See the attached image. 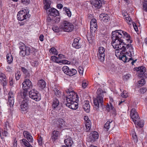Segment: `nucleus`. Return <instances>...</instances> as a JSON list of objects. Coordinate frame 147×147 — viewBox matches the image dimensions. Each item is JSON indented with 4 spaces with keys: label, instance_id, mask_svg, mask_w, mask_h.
Segmentation results:
<instances>
[{
    "label": "nucleus",
    "instance_id": "nucleus-42",
    "mask_svg": "<svg viewBox=\"0 0 147 147\" xmlns=\"http://www.w3.org/2000/svg\"><path fill=\"white\" fill-rule=\"evenodd\" d=\"M21 75V74L20 71H17L16 72L15 77L16 80H18Z\"/></svg>",
    "mask_w": 147,
    "mask_h": 147
},
{
    "label": "nucleus",
    "instance_id": "nucleus-15",
    "mask_svg": "<svg viewBox=\"0 0 147 147\" xmlns=\"http://www.w3.org/2000/svg\"><path fill=\"white\" fill-rule=\"evenodd\" d=\"M97 28V26L96 20L92 19L90 22V30L91 32H95Z\"/></svg>",
    "mask_w": 147,
    "mask_h": 147
},
{
    "label": "nucleus",
    "instance_id": "nucleus-57",
    "mask_svg": "<svg viewBox=\"0 0 147 147\" xmlns=\"http://www.w3.org/2000/svg\"><path fill=\"white\" fill-rule=\"evenodd\" d=\"M38 62L37 61H34L32 63V65L34 66H36L38 65Z\"/></svg>",
    "mask_w": 147,
    "mask_h": 147
},
{
    "label": "nucleus",
    "instance_id": "nucleus-60",
    "mask_svg": "<svg viewBox=\"0 0 147 147\" xmlns=\"http://www.w3.org/2000/svg\"><path fill=\"white\" fill-rule=\"evenodd\" d=\"M7 126L8 127H10V126L9 124V123L8 121H6L5 123V127L6 128V129L7 130Z\"/></svg>",
    "mask_w": 147,
    "mask_h": 147
},
{
    "label": "nucleus",
    "instance_id": "nucleus-37",
    "mask_svg": "<svg viewBox=\"0 0 147 147\" xmlns=\"http://www.w3.org/2000/svg\"><path fill=\"white\" fill-rule=\"evenodd\" d=\"M59 58L56 56H52L51 57V59L53 61L57 63H61V61H58Z\"/></svg>",
    "mask_w": 147,
    "mask_h": 147
},
{
    "label": "nucleus",
    "instance_id": "nucleus-54",
    "mask_svg": "<svg viewBox=\"0 0 147 147\" xmlns=\"http://www.w3.org/2000/svg\"><path fill=\"white\" fill-rule=\"evenodd\" d=\"M131 19L129 16H128L127 17H126V20L128 23V24H131L130 22H131Z\"/></svg>",
    "mask_w": 147,
    "mask_h": 147
},
{
    "label": "nucleus",
    "instance_id": "nucleus-46",
    "mask_svg": "<svg viewBox=\"0 0 147 147\" xmlns=\"http://www.w3.org/2000/svg\"><path fill=\"white\" fill-rule=\"evenodd\" d=\"M5 79L6 76L5 74L3 73H1L0 76V82H1L2 80Z\"/></svg>",
    "mask_w": 147,
    "mask_h": 147
},
{
    "label": "nucleus",
    "instance_id": "nucleus-21",
    "mask_svg": "<svg viewBox=\"0 0 147 147\" xmlns=\"http://www.w3.org/2000/svg\"><path fill=\"white\" fill-rule=\"evenodd\" d=\"M112 122V121L109 120L104 125L103 129L105 131H108L110 128L113 127Z\"/></svg>",
    "mask_w": 147,
    "mask_h": 147
},
{
    "label": "nucleus",
    "instance_id": "nucleus-7",
    "mask_svg": "<svg viewBox=\"0 0 147 147\" xmlns=\"http://www.w3.org/2000/svg\"><path fill=\"white\" fill-rule=\"evenodd\" d=\"M29 15H28L26 10L20 11L18 12L17 15L18 19L20 21H22L29 18Z\"/></svg>",
    "mask_w": 147,
    "mask_h": 147
},
{
    "label": "nucleus",
    "instance_id": "nucleus-12",
    "mask_svg": "<svg viewBox=\"0 0 147 147\" xmlns=\"http://www.w3.org/2000/svg\"><path fill=\"white\" fill-rule=\"evenodd\" d=\"M98 138V132L96 131H93L90 133L88 139L90 142H94Z\"/></svg>",
    "mask_w": 147,
    "mask_h": 147
},
{
    "label": "nucleus",
    "instance_id": "nucleus-63",
    "mask_svg": "<svg viewBox=\"0 0 147 147\" xmlns=\"http://www.w3.org/2000/svg\"><path fill=\"white\" fill-rule=\"evenodd\" d=\"M59 58L61 59L65 58V57L62 54H59L58 55Z\"/></svg>",
    "mask_w": 147,
    "mask_h": 147
},
{
    "label": "nucleus",
    "instance_id": "nucleus-56",
    "mask_svg": "<svg viewBox=\"0 0 147 147\" xmlns=\"http://www.w3.org/2000/svg\"><path fill=\"white\" fill-rule=\"evenodd\" d=\"M31 53H32V54L34 55H35V54L37 52V51L35 49L32 48L31 49Z\"/></svg>",
    "mask_w": 147,
    "mask_h": 147
},
{
    "label": "nucleus",
    "instance_id": "nucleus-40",
    "mask_svg": "<svg viewBox=\"0 0 147 147\" xmlns=\"http://www.w3.org/2000/svg\"><path fill=\"white\" fill-rule=\"evenodd\" d=\"M49 52L55 55H57L58 54L57 50L54 47L51 48L49 50Z\"/></svg>",
    "mask_w": 147,
    "mask_h": 147
},
{
    "label": "nucleus",
    "instance_id": "nucleus-59",
    "mask_svg": "<svg viewBox=\"0 0 147 147\" xmlns=\"http://www.w3.org/2000/svg\"><path fill=\"white\" fill-rule=\"evenodd\" d=\"M87 85V84L86 83L84 82H83L82 84V87L84 88H85L86 87Z\"/></svg>",
    "mask_w": 147,
    "mask_h": 147
},
{
    "label": "nucleus",
    "instance_id": "nucleus-32",
    "mask_svg": "<svg viewBox=\"0 0 147 147\" xmlns=\"http://www.w3.org/2000/svg\"><path fill=\"white\" fill-rule=\"evenodd\" d=\"M91 122L90 120H88V121L86 122V132H88L89 131L91 127Z\"/></svg>",
    "mask_w": 147,
    "mask_h": 147
},
{
    "label": "nucleus",
    "instance_id": "nucleus-61",
    "mask_svg": "<svg viewBox=\"0 0 147 147\" xmlns=\"http://www.w3.org/2000/svg\"><path fill=\"white\" fill-rule=\"evenodd\" d=\"M61 63H62L63 64H68V63L69 62V61L67 60H63L61 61Z\"/></svg>",
    "mask_w": 147,
    "mask_h": 147
},
{
    "label": "nucleus",
    "instance_id": "nucleus-31",
    "mask_svg": "<svg viewBox=\"0 0 147 147\" xmlns=\"http://www.w3.org/2000/svg\"><path fill=\"white\" fill-rule=\"evenodd\" d=\"M22 142H21V143H22L26 147H32V146L30 145L29 142L25 139H23L21 140Z\"/></svg>",
    "mask_w": 147,
    "mask_h": 147
},
{
    "label": "nucleus",
    "instance_id": "nucleus-24",
    "mask_svg": "<svg viewBox=\"0 0 147 147\" xmlns=\"http://www.w3.org/2000/svg\"><path fill=\"white\" fill-rule=\"evenodd\" d=\"M89 101H85L84 102V104L83 107L84 111L87 113H88L90 111V106L89 105Z\"/></svg>",
    "mask_w": 147,
    "mask_h": 147
},
{
    "label": "nucleus",
    "instance_id": "nucleus-16",
    "mask_svg": "<svg viewBox=\"0 0 147 147\" xmlns=\"http://www.w3.org/2000/svg\"><path fill=\"white\" fill-rule=\"evenodd\" d=\"M99 19L102 22L106 23L109 20V16L107 14L101 13L99 16Z\"/></svg>",
    "mask_w": 147,
    "mask_h": 147
},
{
    "label": "nucleus",
    "instance_id": "nucleus-18",
    "mask_svg": "<svg viewBox=\"0 0 147 147\" xmlns=\"http://www.w3.org/2000/svg\"><path fill=\"white\" fill-rule=\"evenodd\" d=\"M28 100H24L22 101L20 105V107L21 111H26L28 108Z\"/></svg>",
    "mask_w": 147,
    "mask_h": 147
},
{
    "label": "nucleus",
    "instance_id": "nucleus-64",
    "mask_svg": "<svg viewBox=\"0 0 147 147\" xmlns=\"http://www.w3.org/2000/svg\"><path fill=\"white\" fill-rule=\"evenodd\" d=\"M44 36L43 35H40L39 37V39L41 41H43Z\"/></svg>",
    "mask_w": 147,
    "mask_h": 147
},
{
    "label": "nucleus",
    "instance_id": "nucleus-47",
    "mask_svg": "<svg viewBox=\"0 0 147 147\" xmlns=\"http://www.w3.org/2000/svg\"><path fill=\"white\" fill-rule=\"evenodd\" d=\"M39 145L41 146L42 144V138L41 136L39 137L38 140Z\"/></svg>",
    "mask_w": 147,
    "mask_h": 147
},
{
    "label": "nucleus",
    "instance_id": "nucleus-20",
    "mask_svg": "<svg viewBox=\"0 0 147 147\" xmlns=\"http://www.w3.org/2000/svg\"><path fill=\"white\" fill-rule=\"evenodd\" d=\"M23 90L21 92V95L23 98H24L26 100H28V92L27 89L23 88Z\"/></svg>",
    "mask_w": 147,
    "mask_h": 147
},
{
    "label": "nucleus",
    "instance_id": "nucleus-11",
    "mask_svg": "<svg viewBox=\"0 0 147 147\" xmlns=\"http://www.w3.org/2000/svg\"><path fill=\"white\" fill-rule=\"evenodd\" d=\"M22 88L27 89H30L33 86L32 82L28 79L24 80L22 84Z\"/></svg>",
    "mask_w": 147,
    "mask_h": 147
},
{
    "label": "nucleus",
    "instance_id": "nucleus-38",
    "mask_svg": "<svg viewBox=\"0 0 147 147\" xmlns=\"http://www.w3.org/2000/svg\"><path fill=\"white\" fill-rule=\"evenodd\" d=\"M52 29L54 32H58L62 30L61 28V26L59 28H58L57 26H54L53 27Z\"/></svg>",
    "mask_w": 147,
    "mask_h": 147
},
{
    "label": "nucleus",
    "instance_id": "nucleus-44",
    "mask_svg": "<svg viewBox=\"0 0 147 147\" xmlns=\"http://www.w3.org/2000/svg\"><path fill=\"white\" fill-rule=\"evenodd\" d=\"M146 81L144 79H142L138 81V84L140 86H141L145 84Z\"/></svg>",
    "mask_w": 147,
    "mask_h": 147
},
{
    "label": "nucleus",
    "instance_id": "nucleus-3",
    "mask_svg": "<svg viewBox=\"0 0 147 147\" xmlns=\"http://www.w3.org/2000/svg\"><path fill=\"white\" fill-rule=\"evenodd\" d=\"M103 91L100 88H98L97 91L96 98L94 99V108L96 110H98L100 107L103 108L105 105L103 104Z\"/></svg>",
    "mask_w": 147,
    "mask_h": 147
},
{
    "label": "nucleus",
    "instance_id": "nucleus-55",
    "mask_svg": "<svg viewBox=\"0 0 147 147\" xmlns=\"http://www.w3.org/2000/svg\"><path fill=\"white\" fill-rule=\"evenodd\" d=\"M143 10L147 11V4L146 3H143Z\"/></svg>",
    "mask_w": 147,
    "mask_h": 147
},
{
    "label": "nucleus",
    "instance_id": "nucleus-45",
    "mask_svg": "<svg viewBox=\"0 0 147 147\" xmlns=\"http://www.w3.org/2000/svg\"><path fill=\"white\" fill-rule=\"evenodd\" d=\"M28 140L30 142H32L33 141V139L32 136L30 134L28 135L26 137Z\"/></svg>",
    "mask_w": 147,
    "mask_h": 147
},
{
    "label": "nucleus",
    "instance_id": "nucleus-8",
    "mask_svg": "<svg viewBox=\"0 0 147 147\" xmlns=\"http://www.w3.org/2000/svg\"><path fill=\"white\" fill-rule=\"evenodd\" d=\"M62 71L65 74L70 76H72L77 73L76 70L74 69H69L67 66H64L62 68Z\"/></svg>",
    "mask_w": 147,
    "mask_h": 147
},
{
    "label": "nucleus",
    "instance_id": "nucleus-25",
    "mask_svg": "<svg viewBox=\"0 0 147 147\" xmlns=\"http://www.w3.org/2000/svg\"><path fill=\"white\" fill-rule=\"evenodd\" d=\"M43 3L44 5V9L45 10H47L50 6L51 1L50 0H43Z\"/></svg>",
    "mask_w": 147,
    "mask_h": 147
},
{
    "label": "nucleus",
    "instance_id": "nucleus-13",
    "mask_svg": "<svg viewBox=\"0 0 147 147\" xmlns=\"http://www.w3.org/2000/svg\"><path fill=\"white\" fill-rule=\"evenodd\" d=\"M90 3L93 8L95 9H99L102 6V3L100 0H91Z\"/></svg>",
    "mask_w": 147,
    "mask_h": 147
},
{
    "label": "nucleus",
    "instance_id": "nucleus-62",
    "mask_svg": "<svg viewBox=\"0 0 147 147\" xmlns=\"http://www.w3.org/2000/svg\"><path fill=\"white\" fill-rule=\"evenodd\" d=\"M63 7V5L61 3L58 4L57 5V7L59 9H61Z\"/></svg>",
    "mask_w": 147,
    "mask_h": 147
},
{
    "label": "nucleus",
    "instance_id": "nucleus-17",
    "mask_svg": "<svg viewBox=\"0 0 147 147\" xmlns=\"http://www.w3.org/2000/svg\"><path fill=\"white\" fill-rule=\"evenodd\" d=\"M120 55L119 56V59L122 60L123 61L125 62H127L129 61V60H133L132 58L131 57L129 59L126 56L125 53L122 52V54L121 53H120Z\"/></svg>",
    "mask_w": 147,
    "mask_h": 147
},
{
    "label": "nucleus",
    "instance_id": "nucleus-41",
    "mask_svg": "<svg viewBox=\"0 0 147 147\" xmlns=\"http://www.w3.org/2000/svg\"><path fill=\"white\" fill-rule=\"evenodd\" d=\"M53 90L55 92V94L58 96H60L61 95V92L57 88H54Z\"/></svg>",
    "mask_w": 147,
    "mask_h": 147
},
{
    "label": "nucleus",
    "instance_id": "nucleus-2",
    "mask_svg": "<svg viewBox=\"0 0 147 147\" xmlns=\"http://www.w3.org/2000/svg\"><path fill=\"white\" fill-rule=\"evenodd\" d=\"M66 92L67 95L65 105L71 109H76L78 107V103L77 102L78 101V96L73 91H70L69 90H68Z\"/></svg>",
    "mask_w": 147,
    "mask_h": 147
},
{
    "label": "nucleus",
    "instance_id": "nucleus-33",
    "mask_svg": "<svg viewBox=\"0 0 147 147\" xmlns=\"http://www.w3.org/2000/svg\"><path fill=\"white\" fill-rule=\"evenodd\" d=\"M139 121H137L136 124L138 126L140 127H142L144 125V121L142 119L141 120L140 118H139Z\"/></svg>",
    "mask_w": 147,
    "mask_h": 147
},
{
    "label": "nucleus",
    "instance_id": "nucleus-53",
    "mask_svg": "<svg viewBox=\"0 0 147 147\" xmlns=\"http://www.w3.org/2000/svg\"><path fill=\"white\" fill-rule=\"evenodd\" d=\"M1 83L2 86H5L7 84V82L6 81V79L1 82Z\"/></svg>",
    "mask_w": 147,
    "mask_h": 147
},
{
    "label": "nucleus",
    "instance_id": "nucleus-29",
    "mask_svg": "<svg viewBox=\"0 0 147 147\" xmlns=\"http://www.w3.org/2000/svg\"><path fill=\"white\" fill-rule=\"evenodd\" d=\"M71 138H68L64 140V143L66 145V146H68V147H70L72 145L73 142L71 140Z\"/></svg>",
    "mask_w": 147,
    "mask_h": 147
},
{
    "label": "nucleus",
    "instance_id": "nucleus-23",
    "mask_svg": "<svg viewBox=\"0 0 147 147\" xmlns=\"http://www.w3.org/2000/svg\"><path fill=\"white\" fill-rule=\"evenodd\" d=\"M20 69L23 73L24 74L26 78H29L30 76L29 71L24 67H21Z\"/></svg>",
    "mask_w": 147,
    "mask_h": 147
},
{
    "label": "nucleus",
    "instance_id": "nucleus-10",
    "mask_svg": "<svg viewBox=\"0 0 147 147\" xmlns=\"http://www.w3.org/2000/svg\"><path fill=\"white\" fill-rule=\"evenodd\" d=\"M55 126L60 129L63 128L65 126V122L61 118H58L55 119Z\"/></svg>",
    "mask_w": 147,
    "mask_h": 147
},
{
    "label": "nucleus",
    "instance_id": "nucleus-30",
    "mask_svg": "<svg viewBox=\"0 0 147 147\" xmlns=\"http://www.w3.org/2000/svg\"><path fill=\"white\" fill-rule=\"evenodd\" d=\"M59 102L57 98H55L52 104V107L53 109H55L58 106Z\"/></svg>",
    "mask_w": 147,
    "mask_h": 147
},
{
    "label": "nucleus",
    "instance_id": "nucleus-39",
    "mask_svg": "<svg viewBox=\"0 0 147 147\" xmlns=\"http://www.w3.org/2000/svg\"><path fill=\"white\" fill-rule=\"evenodd\" d=\"M98 53L100 54H105V49L103 47H100L98 49Z\"/></svg>",
    "mask_w": 147,
    "mask_h": 147
},
{
    "label": "nucleus",
    "instance_id": "nucleus-14",
    "mask_svg": "<svg viewBox=\"0 0 147 147\" xmlns=\"http://www.w3.org/2000/svg\"><path fill=\"white\" fill-rule=\"evenodd\" d=\"M14 94L12 91H10L8 94V102L10 107H13L14 103Z\"/></svg>",
    "mask_w": 147,
    "mask_h": 147
},
{
    "label": "nucleus",
    "instance_id": "nucleus-50",
    "mask_svg": "<svg viewBox=\"0 0 147 147\" xmlns=\"http://www.w3.org/2000/svg\"><path fill=\"white\" fill-rule=\"evenodd\" d=\"M132 137L134 140L135 141H137V137L135 132H134V133H133V134H132Z\"/></svg>",
    "mask_w": 147,
    "mask_h": 147
},
{
    "label": "nucleus",
    "instance_id": "nucleus-43",
    "mask_svg": "<svg viewBox=\"0 0 147 147\" xmlns=\"http://www.w3.org/2000/svg\"><path fill=\"white\" fill-rule=\"evenodd\" d=\"M108 106H109V105ZM109 107L110 111L112 112L113 114H115V109L113 107V105L111 104L110 106H109Z\"/></svg>",
    "mask_w": 147,
    "mask_h": 147
},
{
    "label": "nucleus",
    "instance_id": "nucleus-9",
    "mask_svg": "<svg viewBox=\"0 0 147 147\" xmlns=\"http://www.w3.org/2000/svg\"><path fill=\"white\" fill-rule=\"evenodd\" d=\"M130 115L133 121L135 124H136L137 121H139V118H140L138 113L136 112V109H132L130 111Z\"/></svg>",
    "mask_w": 147,
    "mask_h": 147
},
{
    "label": "nucleus",
    "instance_id": "nucleus-26",
    "mask_svg": "<svg viewBox=\"0 0 147 147\" xmlns=\"http://www.w3.org/2000/svg\"><path fill=\"white\" fill-rule=\"evenodd\" d=\"M60 132L58 131L54 130L53 131L51 139L54 141L56 140L60 135Z\"/></svg>",
    "mask_w": 147,
    "mask_h": 147
},
{
    "label": "nucleus",
    "instance_id": "nucleus-28",
    "mask_svg": "<svg viewBox=\"0 0 147 147\" xmlns=\"http://www.w3.org/2000/svg\"><path fill=\"white\" fill-rule=\"evenodd\" d=\"M37 85L39 87L44 88L46 86V83L44 80L40 79L38 80Z\"/></svg>",
    "mask_w": 147,
    "mask_h": 147
},
{
    "label": "nucleus",
    "instance_id": "nucleus-27",
    "mask_svg": "<svg viewBox=\"0 0 147 147\" xmlns=\"http://www.w3.org/2000/svg\"><path fill=\"white\" fill-rule=\"evenodd\" d=\"M135 70L139 71V73L141 74H143L146 71V68L143 66L135 68Z\"/></svg>",
    "mask_w": 147,
    "mask_h": 147
},
{
    "label": "nucleus",
    "instance_id": "nucleus-35",
    "mask_svg": "<svg viewBox=\"0 0 147 147\" xmlns=\"http://www.w3.org/2000/svg\"><path fill=\"white\" fill-rule=\"evenodd\" d=\"M6 57L7 62L9 63H11L13 61V57L11 55L7 54Z\"/></svg>",
    "mask_w": 147,
    "mask_h": 147
},
{
    "label": "nucleus",
    "instance_id": "nucleus-1",
    "mask_svg": "<svg viewBox=\"0 0 147 147\" xmlns=\"http://www.w3.org/2000/svg\"><path fill=\"white\" fill-rule=\"evenodd\" d=\"M111 38L112 45L116 51L121 50L120 53L122 54V52L124 53L126 50V49L129 48V53L127 52L126 53L128 55L131 57L132 54H134L132 45L125 43V40L127 41L129 43H132V40H131V37L129 34L121 30H116L112 32ZM117 52L118 53V51Z\"/></svg>",
    "mask_w": 147,
    "mask_h": 147
},
{
    "label": "nucleus",
    "instance_id": "nucleus-49",
    "mask_svg": "<svg viewBox=\"0 0 147 147\" xmlns=\"http://www.w3.org/2000/svg\"><path fill=\"white\" fill-rule=\"evenodd\" d=\"M121 96L123 98H126L128 96V95L126 91H123L121 94Z\"/></svg>",
    "mask_w": 147,
    "mask_h": 147
},
{
    "label": "nucleus",
    "instance_id": "nucleus-34",
    "mask_svg": "<svg viewBox=\"0 0 147 147\" xmlns=\"http://www.w3.org/2000/svg\"><path fill=\"white\" fill-rule=\"evenodd\" d=\"M98 59L101 62H103L105 60V54H97Z\"/></svg>",
    "mask_w": 147,
    "mask_h": 147
},
{
    "label": "nucleus",
    "instance_id": "nucleus-19",
    "mask_svg": "<svg viewBox=\"0 0 147 147\" xmlns=\"http://www.w3.org/2000/svg\"><path fill=\"white\" fill-rule=\"evenodd\" d=\"M80 40L78 38H75L72 44V46L77 49L80 48L82 46L81 44L79 42Z\"/></svg>",
    "mask_w": 147,
    "mask_h": 147
},
{
    "label": "nucleus",
    "instance_id": "nucleus-6",
    "mask_svg": "<svg viewBox=\"0 0 147 147\" xmlns=\"http://www.w3.org/2000/svg\"><path fill=\"white\" fill-rule=\"evenodd\" d=\"M29 97L36 101H39L41 99L40 94L35 90H32L29 92Z\"/></svg>",
    "mask_w": 147,
    "mask_h": 147
},
{
    "label": "nucleus",
    "instance_id": "nucleus-36",
    "mask_svg": "<svg viewBox=\"0 0 147 147\" xmlns=\"http://www.w3.org/2000/svg\"><path fill=\"white\" fill-rule=\"evenodd\" d=\"M63 10L65 11L68 16L69 17H70L71 16V12L69 9L67 8L66 7H64L63 8Z\"/></svg>",
    "mask_w": 147,
    "mask_h": 147
},
{
    "label": "nucleus",
    "instance_id": "nucleus-51",
    "mask_svg": "<svg viewBox=\"0 0 147 147\" xmlns=\"http://www.w3.org/2000/svg\"><path fill=\"white\" fill-rule=\"evenodd\" d=\"M84 69L81 67L80 66L78 67V71L80 74H83Z\"/></svg>",
    "mask_w": 147,
    "mask_h": 147
},
{
    "label": "nucleus",
    "instance_id": "nucleus-58",
    "mask_svg": "<svg viewBox=\"0 0 147 147\" xmlns=\"http://www.w3.org/2000/svg\"><path fill=\"white\" fill-rule=\"evenodd\" d=\"M21 1L24 4L26 3L28 4L30 1V0H21Z\"/></svg>",
    "mask_w": 147,
    "mask_h": 147
},
{
    "label": "nucleus",
    "instance_id": "nucleus-5",
    "mask_svg": "<svg viewBox=\"0 0 147 147\" xmlns=\"http://www.w3.org/2000/svg\"><path fill=\"white\" fill-rule=\"evenodd\" d=\"M61 28L63 31L67 32L72 31L74 29L73 25L67 21H63L61 26Z\"/></svg>",
    "mask_w": 147,
    "mask_h": 147
},
{
    "label": "nucleus",
    "instance_id": "nucleus-4",
    "mask_svg": "<svg viewBox=\"0 0 147 147\" xmlns=\"http://www.w3.org/2000/svg\"><path fill=\"white\" fill-rule=\"evenodd\" d=\"M19 48L20 50V54L22 57L25 55H28L31 53V49L30 47H26L24 43L20 42L19 43Z\"/></svg>",
    "mask_w": 147,
    "mask_h": 147
},
{
    "label": "nucleus",
    "instance_id": "nucleus-52",
    "mask_svg": "<svg viewBox=\"0 0 147 147\" xmlns=\"http://www.w3.org/2000/svg\"><path fill=\"white\" fill-rule=\"evenodd\" d=\"M9 85L11 86H12L13 85V78L11 77H10L9 78Z\"/></svg>",
    "mask_w": 147,
    "mask_h": 147
},
{
    "label": "nucleus",
    "instance_id": "nucleus-22",
    "mask_svg": "<svg viewBox=\"0 0 147 147\" xmlns=\"http://www.w3.org/2000/svg\"><path fill=\"white\" fill-rule=\"evenodd\" d=\"M49 14L50 16L55 17L59 14V11L54 8H52L49 10Z\"/></svg>",
    "mask_w": 147,
    "mask_h": 147
},
{
    "label": "nucleus",
    "instance_id": "nucleus-48",
    "mask_svg": "<svg viewBox=\"0 0 147 147\" xmlns=\"http://www.w3.org/2000/svg\"><path fill=\"white\" fill-rule=\"evenodd\" d=\"M147 90V89L145 88H140L139 90V92L140 93L143 94L146 92Z\"/></svg>",
    "mask_w": 147,
    "mask_h": 147
}]
</instances>
